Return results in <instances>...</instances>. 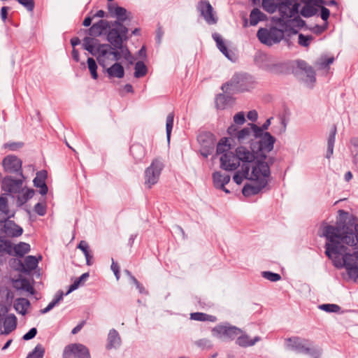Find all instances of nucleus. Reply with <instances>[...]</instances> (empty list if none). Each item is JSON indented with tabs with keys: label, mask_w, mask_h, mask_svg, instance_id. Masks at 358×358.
<instances>
[{
	"label": "nucleus",
	"mask_w": 358,
	"mask_h": 358,
	"mask_svg": "<svg viewBox=\"0 0 358 358\" xmlns=\"http://www.w3.org/2000/svg\"><path fill=\"white\" fill-rule=\"evenodd\" d=\"M338 218L336 225L327 224L323 227L322 235L327 241L325 243V255L331 257V253H342L344 243L358 249V224L355 217L344 210H338Z\"/></svg>",
	"instance_id": "1"
},
{
	"label": "nucleus",
	"mask_w": 358,
	"mask_h": 358,
	"mask_svg": "<svg viewBox=\"0 0 358 358\" xmlns=\"http://www.w3.org/2000/svg\"><path fill=\"white\" fill-rule=\"evenodd\" d=\"M302 0H262V7L268 13H273L277 10L280 17L276 21L284 27L292 16L298 14Z\"/></svg>",
	"instance_id": "2"
},
{
	"label": "nucleus",
	"mask_w": 358,
	"mask_h": 358,
	"mask_svg": "<svg viewBox=\"0 0 358 358\" xmlns=\"http://www.w3.org/2000/svg\"><path fill=\"white\" fill-rule=\"evenodd\" d=\"M271 175L267 163L257 161L252 166L249 180L255 181L254 185H244L242 193L245 196H250L259 194L268 184V178Z\"/></svg>",
	"instance_id": "3"
},
{
	"label": "nucleus",
	"mask_w": 358,
	"mask_h": 358,
	"mask_svg": "<svg viewBox=\"0 0 358 358\" xmlns=\"http://www.w3.org/2000/svg\"><path fill=\"white\" fill-rule=\"evenodd\" d=\"M255 156L251 150L245 147L239 146L234 151L226 152L220 157V168L228 171L237 169L238 166L252 165Z\"/></svg>",
	"instance_id": "4"
},
{
	"label": "nucleus",
	"mask_w": 358,
	"mask_h": 358,
	"mask_svg": "<svg viewBox=\"0 0 358 358\" xmlns=\"http://www.w3.org/2000/svg\"><path fill=\"white\" fill-rule=\"evenodd\" d=\"M83 45L85 50L96 57L99 65L103 68L106 67V61L111 59L113 49H115L110 43L101 44L98 39L89 36L84 38Z\"/></svg>",
	"instance_id": "5"
},
{
	"label": "nucleus",
	"mask_w": 358,
	"mask_h": 358,
	"mask_svg": "<svg viewBox=\"0 0 358 358\" xmlns=\"http://www.w3.org/2000/svg\"><path fill=\"white\" fill-rule=\"evenodd\" d=\"M254 137L259 139L257 142V150L255 152L252 150L251 152L255 154V159L254 164L257 161L264 162L266 159V154L273 149L275 138L269 132H262V129L257 125L253 126Z\"/></svg>",
	"instance_id": "6"
},
{
	"label": "nucleus",
	"mask_w": 358,
	"mask_h": 358,
	"mask_svg": "<svg viewBox=\"0 0 358 358\" xmlns=\"http://www.w3.org/2000/svg\"><path fill=\"white\" fill-rule=\"evenodd\" d=\"M286 347L288 350L298 354L306 355L312 358H320L322 355V349L313 345V342L308 339L299 336H292L285 340Z\"/></svg>",
	"instance_id": "7"
},
{
	"label": "nucleus",
	"mask_w": 358,
	"mask_h": 358,
	"mask_svg": "<svg viewBox=\"0 0 358 358\" xmlns=\"http://www.w3.org/2000/svg\"><path fill=\"white\" fill-rule=\"evenodd\" d=\"M255 80L252 76L246 73H236L227 83L222 85L224 92H242L249 91L255 87Z\"/></svg>",
	"instance_id": "8"
},
{
	"label": "nucleus",
	"mask_w": 358,
	"mask_h": 358,
	"mask_svg": "<svg viewBox=\"0 0 358 358\" xmlns=\"http://www.w3.org/2000/svg\"><path fill=\"white\" fill-rule=\"evenodd\" d=\"M344 247V252L342 253H331L332 255H343V265L347 271V273L352 279L357 280L358 278V249L350 246L344 243H341Z\"/></svg>",
	"instance_id": "9"
},
{
	"label": "nucleus",
	"mask_w": 358,
	"mask_h": 358,
	"mask_svg": "<svg viewBox=\"0 0 358 358\" xmlns=\"http://www.w3.org/2000/svg\"><path fill=\"white\" fill-rule=\"evenodd\" d=\"M120 32L115 29L109 31L107 36V41L117 49H120L122 52L123 57L130 64L133 63L134 57L131 55L127 45L124 43L127 42L129 37L127 36L129 29L127 27H123Z\"/></svg>",
	"instance_id": "10"
},
{
	"label": "nucleus",
	"mask_w": 358,
	"mask_h": 358,
	"mask_svg": "<svg viewBox=\"0 0 358 358\" xmlns=\"http://www.w3.org/2000/svg\"><path fill=\"white\" fill-rule=\"evenodd\" d=\"M257 36L262 43L271 46L280 42L284 38V30L275 27L260 28L257 33Z\"/></svg>",
	"instance_id": "11"
},
{
	"label": "nucleus",
	"mask_w": 358,
	"mask_h": 358,
	"mask_svg": "<svg viewBox=\"0 0 358 358\" xmlns=\"http://www.w3.org/2000/svg\"><path fill=\"white\" fill-rule=\"evenodd\" d=\"M197 141L200 145L201 155L207 158L214 151L216 143L215 136L209 131H203L198 135Z\"/></svg>",
	"instance_id": "12"
},
{
	"label": "nucleus",
	"mask_w": 358,
	"mask_h": 358,
	"mask_svg": "<svg viewBox=\"0 0 358 358\" xmlns=\"http://www.w3.org/2000/svg\"><path fill=\"white\" fill-rule=\"evenodd\" d=\"M164 169L163 163L158 159H154L150 166L145 171V185L148 188L156 184L159 178L162 171Z\"/></svg>",
	"instance_id": "13"
},
{
	"label": "nucleus",
	"mask_w": 358,
	"mask_h": 358,
	"mask_svg": "<svg viewBox=\"0 0 358 358\" xmlns=\"http://www.w3.org/2000/svg\"><path fill=\"white\" fill-rule=\"evenodd\" d=\"M241 333V329L229 323L218 324L212 329L213 336L231 341L234 340Z\"/></svg>",
	"instance_id": "14"
},
{
	"label": "nucleus",
	"mask_w": 358,
	"mask_h": 358,
	"mask_svg": "<svg viewBox=\"0 0 358 358\" xmlns=\"http://www.w3.org/2000/svg\"><path fill=\"white\" fill-rule=\"evenodd\" d=\"M113 1V0H108V9L111 14H114L117 17V20L111 22V29H110L109 31L115 29L118 32H120V30L123 29V27H126L123 24V22L127 20V10L123 7L112 5L110 1Z\"/></svg>",
	"instance_id": "15"
},
{
	"label": "nucleus",
	"mask_w": 358,
	"mask_h": 358,
	"mask_svg": "<svg viewBox=\"0 0 358 358\" xmlns=\"http://www.w3.org/2000/svg\"><path fill=\"white\" fill-rule=\"evenodd\" d=\"M62 358H91L88 348L80 343H72L64 348Z\"/></svg>",
	"instance_id": "16"
},
{
	"label": "nucleus",
	"mask_w": 358,
	"mask_h": 358,
	"mask_svg": "<svg viewBox=\"0 0 358 358\" xmlns=\"http://www.w3.org/2000/svg\"><path fill=\"white\" fill-rule=\"evenodd\" d=\"M22 164V160L13 155L6 156L2 161L3 167L6 173H14L20 178L23 177Z\"/></svg>",
	"instance_id": "17"
},
{
	"label": "nucleus",
	"mask_w": 358,
	"mask_h": 358,
	"mask_svg": "<svg viewBox=\"0 0 358 358\" xmlns=\"http://www.w3.org/2000/svg\"><path fill=\"white\" fill-rule=\"evenodd\" d=\"M196 9L208 24H215L217 22L218 19L216 13L208 0L199 1Z\"/></svg>",
	"instance_id": "18"
},
{
	"label": "nucleus",
	"mask_w": 358,
	"mask_h": 358,
	"mask_svg": "<svg viewBox=\"0 0 358 358\" xmlns=\"http://www.w3.org/2000/svg\"><path fill=\"white\" fill-rule=\"evenodd\" d=\"M24 178V176L17 178H13L12 176H6L1 182L2 190L10 194L19 193L22 189Z\"/></svg>",
	"instance_id": "19"
},
{
	"label": "nucleus",
	"mask_w": 358,
	"mask_h": 358,
	"mask_svg": "<svg viewBox=\"0 0 358 358\" xmlns=\"http://www.w3.org/2000/svg\"><path fill=\"white\" fill-rule=\"evenodd\" d=\"M1 234H4L9 237H18L22 234L23 229L13 221L7 217L2 218Z\"/></svg>",
	"instance_id": "20"
},
{
	"label": "nucleus",
	"mask_w": 358,
	"mask_h": 358,
	"mask_svg": "<svg viewBox=\"0 0 358 358\" xmlns=\"http://www.w3.org/2000/svg\"><path fill=\"white\" fill-rule=\"evenodd\" d=\"M110 29H111V22L105 20H100L93 24L88 29V34L92 36H99L103 34H108Z\"/></svg>",
	"instance_id": "21"
},
{
	"label": "nucleus",
	"mask_w": 358,
	"mask_h": 358,
	"mask_svg": "<svg viewBox=\"0 0 358 358\" xmlns=\"http://www.w3.org/2000/svg\"><path fill=\"white\" fill-rule=\"evenodd\" d=\"M296 68L303 72L306 75V83H310L312 85L316 81V73L313 68L310 66L306 61L297 59L296 62Z\"/></svg>",
	"instance_id": "22"
},
{
	"label": "nucleus",
	"mask_w": 358,
	"mask_h": 358,
	"mask_svg": "<svg viewBox=\"0 0 358 358\" xmlns=\"http://www.w3.org/2000/svg\"><path fill=\"white\" fill-rule=\"evenodd\" d=\"M230 179L231 177L229 174H222L220 171H215L213 173L214 187L222 189L227 194L230 193V191L225 187V185L229 182Z\"/></svg>",
	"instance_id": "23"
},
{
	"label": "nucleus",
	"mask_w": 358,
	"mask_h": 358,
	"mask_svg": "<svg viewBox=\"0 0 358 358\" xmlns=\"http://www.w3.org/2000/svg\"><path fill=\"white\" fill-rule=\"evenodd\" d=\"M6 314L3 316L1 324H3V331H1V334L8 335L17 327V317L14 314L8 315L5 317Z\"/></svg>",
	"instance_id": "24"
},
{
	"label": "nucleus",
	"mask_w": 358,
	"mask_h": 358,
	"mask_svg": "<svg viewBox=\"0 0 358 358\" xmlns=\"http://www.w3.org/2000/svg\"><path fill=\"white\" fill-rule=\"evenodd\" d=\"M121 338L117 331L115 329H110L108 334L106 348L107 350L117 349L121 345Z\"/></svg>",
	"instance_id": "25"
},
{
	"label": "nucleus",
	"mask_w": 358,
	"mask_h": 358,
	"mask_svg": "<svg viewBox=\"0 0 358 358\" xmlns=\"http://www.w3.org/2000/svg\"><path fill=\"white\" fill-rule=\"evenodd\" d=\"M315 6H319V0H309L300 10L301 15L304 17H310L316 14L317 10Z\"/></svg>",
	"instance_id": "26"
},
{
	"label": "nucleus",
	"mask_w": 358,
	"mask_h": 358,
	"mask_svg": "<svg viewBox=\"0 0 358 358\" xmlns=\"http://www.w3.org/2000/svg\"><path fill=\"white\" fill-rule=\"evenodd\" d=\"M253 166H255V164H252V165L245 164V166H241V170L238 171L233 177L234 182L236 184L240 185L244 179L249 180L250 176V169H252Z\"/></svg>",
	"instance_id": "27"
},
{
	"label": "nucleus",
	"mask_w": 358,
	"mask_h": 358,
	"mask_svg": "<svg viewBox=\"0 0 358 358\" xmlns=\"http://www.w3.org/2000/svg\"><path fill=\"white\" fill-rule=\"evenodd\" d=\"M130 153L136 162L138 163L141 162L145 156V150L141 144L134 143L130 147Z\"/></svg>",
	"instance_id": "28"
},
{
	"label": "nucleus",
	"mask_w": 358,
	"mask_h": 358,
	"mask_svg": "<svg viewBox=\"0 0 358 358\" xmlns=\"http://www.w3.org/2000/svg\"><path fill=\"white\" fill-rule=\"evenodd\" d=\"M233 103V99L231 96L220 94L216 96L215 106L218 110H223L231 106Z\"/></svg>",
	"instance_id": "29"
},
{
	"label": "nucleus",
	"mask_w": 358,
	"mask_h": 358,
	"mask_svg": "<svg viewBox=\"0 0 358 358\" xmlns=\"http://www.w3.org/2000/svg\"><path fill=\"white\" fill-rule=\"evenodd\" d=\"M260 341L259 336H255L253 339H250L247 334H242L237 337L236 343L243 348H247L254 345L257 342Z\"/></svg>",
	"instance_id": "30"
},
{
	"label": "nucleus",
	"mask_w": 358,
	"mask_h": 358,
	"mask_svg": "<svg viewBox=\"0 0 358 358\" xmlns=\"http://www.w3.org/2000/svg\"><path fill=\"white\" fill-rule=\"evenodd\" d=\"M109 78H122L124 76L123 66L118 62L115 63L106 69Z\"/></svg>",
	"instance_id": "31"
},
{
	"label": "nucleus",
	"mask_w": 358,
	"mask_h": 358,
	"mask_svg": "<svg viewBox=\"0 0 358 358\" xmlns=\"http://www.w3.org/2000/svg\"><path fill=\"white\" fill-rule=\"evenodd\" d=\"M336 125H333L329 137L327 140V158H330L334 152V143H335V138H336Z\"/></svg>",
	"instance_id": "32"
},
{
	"label": "nucleus",
	"mask_w": 358,
	"mask_h": 358,
	"mask_svg": "<svg viewBox=\"0 0 358 358\" xmlns=\"http://www.w3.org/2000/svg\"><path fill=\"white\" fill-rule=\"evenodd\" d=\"M29 306V301L24 298L17 299L14 303V308L15 310L22 315H24L27 313V310Z\"/></svg>",
	"instance_id": "33"
},
{
	"label": "nucleus",
	"mask_w": 358,
	"mask_h": 358,
	"mask_svg": "<svg viewBox=\"0 0 358 358\" xmlns=\"http://www.w3.org/2000/svg\"><path fill=\"white\" fill-rule=\"evenodd\" d=\"M266 15L257 8L252 10L250 14V24L257 25L260 21L264 20Z\"/></svg>",
	"instance_id": "34"
},
{
	"label": "nucleus",
	"mask_w": 358,
	"mask_h": 358,
	"mask_svg": "<svg viewBox=\"0 0 358 358\" xmlns=\"http://www.w3.org/2000/svg\"><path fill=\"white\" fill-rule=\"evenodd\" d=\"M190 319L196 321H209L215 322L217 321V317L214 315H208L204 313L196 312L190 314Z\"/></svg>",
	"instance_id": "35"
},
{
	"label": "nucleus",
	"mask_w": 358,
	"mask_h": 358,
	"mask_svg": "<svg viewBox=\"0 0 358 358\" xmlns=\"http://www.w3.org/2000/svg\"><path fill=\"white\" fill-rule=\"evenodd\" d=\"M213 38L216 42V45L220 51L229 58V50L225 45L222 36L217 33H213L212 35Z\"/></svg>",
	"instance_id": "36"
},
{
	"label": "nucleus",
	"mask_w": 358,
	"mask_h": 358,
	"mask_svg": "<svg viewBox=\"0 0 358 358\" xmlns=\"http://www.w3.org/2000/svg\"><path fill=\"white\" fill-rule=\"evenodd\" d=\"M249 127H245L241 130H239L236 133V138L239 141H243L244 140L247 139L250 134L252 133L254 135V129L253 126L255 125V124H249Z\"/></svg>",
	"instance_id": "37"
},
{
	"label": "nucleus",
	"mask_w": 358,
	"mask_h": 358,
	"mask_svg": "<svg viewBox=\"0 0 358 358\" xmlns=\"http://www.w3.org/2000/svg\"><path fill=\"white\" fill-rule=\"evenodd\" d=\"M231 145L228 143L227 138H222L217 145L216 152L217 155H224L226 152H230Z\"/></svg>",
	"instance_id": "38"
},
{
	"label": "nucleus",
	"mask_w": 358,
	"mask_h": 358,
	"mask_svg": "<svg viewBox=\"0 0 358 358\" xmlns=\"http://www.w3.org/2000/svg\"><path fill=\"white\" fill-rule=\"evenodd\" d=\"M134 70V77L137 78L145 76L148 72V69L142 61L136 63Z\"/></svg>",
	"instance_id": "39"
},
{
	"label": "nucleus",
	"mask_w": 358,
	"mask_h": 358,
	"mask_svg": "<svg viewBox=\"0 0 358 358\" xmlns=\"http://www.w3.org/2000/svg\"><path fill=\"white\" fill-rule=\"evenodd\" d=\"M334 61V57H326L322 56L315 62V66L318 67L320 69H328L329 65L331 64Z\"/></svg>",
	"instance_id": "40"
},
{
	"label": "nucleus",
	"mask_w": 358,
	"mask_h": 358,
	"mask_svg": "<svg viewBox=\"0 0 358 358\" xmlns=\"http://www.w3.org/2000/svg\"><path fill=\"white\" fill-rule=\"evenodd\" d=\"M270 69V73L275 74L284 73L287 69V65L285 62H279L274 60Z\"/></svg>",
	"instance_id": "41"
},
{
	"label": "nucleus",
	"mask_w": 358,
	"mask_h": 358,
	"mask_svg": "<svg viewBox=\"0 0 358 358\" xmlns=\"http://www.w3.org/2000/svg\"><path fill=\"white\" fill-rule=\"evenodd\" d=\"M14 250L16 255L23 257L30 250V245L28 243L20 242L15 246Z\"/></svg>",
	"instance_id": "42"
},
{
	"label": "nucleus",
	"mask_w": 358,
	"mask_h": 358,
	"mask_svg": "<svg viewBox=\"0 0 358 358\" xmlns=\"http://www.w3.org/2000/svg\"><path fill=\"white\" fill-rule=\"evenodd\" d=\"M38 259L36 257L29 255L24 259V266L29 271L34 270L38 266Z\"/></svg>",
	"instance_id": "43"
},
{
	"label": "nucleus",
	"mask_w": 358,
	"mask_h": 358,
	"mask_svg": "<svg viewBox=\"0 0 358 358\" xmlns=\"http://www.w3.org/2000/svg\"><path fill=\"white\" fill-rule=\"evenodd\" d=\"M45 354V348L42 345L38 344L34 350L29 353L27 358H43Z\"/></svg>",
	"instance_id": "44"
},
{
	"label": "nucleus",
	"mask_w": 358,
	"mask_h": 358,
	"mask_svg": "<svg viewBox=\"0 0 358 358\" xmlns=\"http://www.w3.org/2000/svg\"><path fill=\"white\" fill-rule=\"evenodd\" d=\"M174 113H170L166 117V131L168 141L170 140L171 131L173 127Z\"/></svg>",
	"instance_id": "45"
},
{
	"label": "nucleus",
	"mask_w": 358,
	"mask_h": 358,
	"mask_svg": "<svg viewBox=\"0 0 358 358\" xmlns=\"http://www.w3.org/2000/svg\"><path fill=\"white\" fill-rule=\"evenodd\" d=\"M319 308L327 313H339L341 310V307L334 303H324L320 305Z\"/></svg>",
	"instance_id": "46"
},
{
	"label": "nucleus",
	"mask_w": 358,
	"mask_h": 358,
	"mask_svg": "<svg viewBox=\"0 0 358 358\" xmlns=\"http://www.w3.org/2000/svg\"><path fill=\"white\" fill-rule=\"evenodd\" d=\"M11 250V242L0 236V252L10 253Z\"/></svg>",
	"instance_id": "47"
},
{
	"label": "nucleus",
	"mask_w": 358,
	"mask_h": 358,
	"mask_svg": "<svg viewBox=\"0 0 358 358\" xmlns=\"http://www.w3.org/2000/svg\"><path fill=\"white\" fill-rule=\"evenodd\" d=\"M314 39V37L311 35H304L303 34H299L298 43L301 46L308 47L311 41Z\"/></svg>",
	"instance_id": "48"
},
{
	"label": "nucleus",
	"mask_w": 358,
	"mask_h": 358,
	"mask_svg": "<svg viewBox=\"0 0 358 358\" xmlns=\"http://www.w3.org/2000/svg\"><path fill=\"white\" fill-rule=\"evenodd\" d=\"M87 66H88V69L90 70L92 77L94 79H96L98 78V74H97V71H96L97 64H96L95 60L92 57H89L87 59Z\"/></svg>",
	"instance_id": "49"
},
{
	"label": "nucleus",
	"mask_w": 358,
	"mask_h": 358,
	"mask_svg": "<svg viewBox=\"0 0 358 358\" xmlns=\"http://www.w3.org/2000/svg\"><path fill=\"white\" fill-rule=\"evenodd\" d=\"M33 182L34 186L40 189L39 193L41 195H45L48 193V188L45 182L38 180V178H34Z\"/></svg>",
	"instance_id": "50"
},
{
	"label": "nucleus",
	"mask_w": 358,
	"mask_h": 358,
	"mask_svg": "<svg viewBox=\"0 0 358 358\" xmlns=\"http://www.w3.org/2000/svg\"><path fill=\"white\" fill-rule=\"evenodd\" d=\"M274 59L271 57L264 56V59L260 64V68L263 70L270 72V69L273 64Z\"/></svg>",
	"instance_id": "51"
},
{
	"label": "nucleus",
	"mask_w": 358,
	"mask_h": 358,
	"mask_svg": "<svg viewBox=\"0 0 358 358\" xmlns=\"http://www.w3.org/2000/svg\"><path fill=\"white\" fill-rule=\"evenodd\" d=\"M262 275L266 280H268L271 282H277L281 279V275L276 273H273L271 271H263L262 273Z\"/></svg>",
	"instance_id": "52"
},
{
	"label": "nucleus",
	"mask_w": 358,
	"mask_h": 358,
	"mask_svg": "<svg viewBox=\"0 0 358 358\" xmlns=\"http://www.w3.org/2000/svg\"><path fill=\"white\" fill-rule=\"evenodd\" d=\"M0 211L5 215V217H10L7 199L3 196H0Z\"/></svg>",
	"instance_id": "53"
},
{
	"label": "nucleus",
	"mask_w": 358,
	"mask_h": 358,
	"mask_svg": "<svg viewBox=\"0 0 358 358\" xmlns=\"http://www.w3.org/2000/svg\"><path fill=\"white\" fill-rule=\"evenodd\" d=\"M19 3L22 5L28 11H33L35 6L34 0H17Z\"/></svg>",
	"instance_id": "54"
},
{
	"label": "nucleus",
	"mask_w": 358,
	"mask_h": 358,
	"mask_svg": "<svg viewBox=\"0 0 358 358\" xmlns=\"http://www.w3.org/2000/svg\"><path fill=\"white\" fill-rule=\"evenodd\" d=\"M34 211L41 216H43L46 213V206L41 203H37L34 206Z\"/></svg>",
	"instance_id": "55"
},
{
	"label": "nucleus",
	"mask_w": 358,
	"mask_h": 358,
	"mask_svg": "<svg viewBox=\"0 0 358 358\" xmlns=\"http://www.w3.org/2000/svg\"><path fill=\"white\" fill-rule=\"evenodd\" d=\"M196 345L198 347L205 348H210L211 342L208 338H201L195 342Z\"/></svg>",
	"instance_id": "56"
},
{
	"label": "nucleus",
	"mask_w": 358,
	"mask_h": 358,
	"mask_svg": "<svg viewBox=\"0 0 358 358\" xmlns=\"http://www.w3.org/2000/svg\"><path fill=\"white\" fill-rule=\"evenodd\" d=\"M77 248L83 252L85 256H87V253L90 252L88 243L85 241H81Z\"/></svg>",
	"instance_id": "57"
},
{
	"label": "nucleus",
	"mask_w": 358,
	"mask_h": 358,
	"mask_svg": "<svg viewBox=\"0 0 358 358\" xmlns=\"http://www.w3.org/2000/svg\"><path fill=\"white\" fill-rule=\"evenodd\" d=\"M36 334H37L36 328L33 327L31 329H29V331L23 336L22 339L24 341L31 340L36 336Z\"/></svg>",
	"instance_id": "58"
},
{
	"label": "nucleus",
	"mask_w": 358,
	"mask_h": 358,
	"mask_svg": "<svg viewBox=\"0 0 358 358\" xmlns=\"http://www.w3.org/2000/svg\"><path fill=\"white\" fill-rule=\"evenodd\" d=\"M64 295V292L62 290H59L55 296V299L50 302L54 307L57 305L61 301H62Z\"/></svg>",
	"instance_id": "59"
},
{
	"label": "nucleus",
	"mask_w": 358,
	"mask_h": 358,
	"mask_svg": "<svg viewBox=\"0 0 358 358\" xmlns=\"http://www.w3.org/2000/svg\"><path fill=\"white\" fill-rule=\"evenodd\" d=\"M234 121L237 124H243L245 121V115L243 112L236 113L234 117Z\"/></svg>",
	"instance_id": "60"
},
{
	"label": "nucleus",
	"mask_w": 358,
	"mask_h": 358,
	"mask_svg": "<svg viewBox=\"0 0 358 358\" xmlns=\"http://www.w3.org/2000/svg\"><path fill=\"white\" fill-rule=\"evenodd\" d=\"M23 145L22 143H7L4 145L6 148H8L10 150H17V149L22 148Z\"/></svg>",
	"instance_id": "61"
},
{
	"label": "nucleus",
	"mask_w": 358,
	"mask_h": 358,
	"mask_svg": "<svg viewBox=\"0 0 358 358\" xmlns=\"http://www.w3.org/2000/svg\"><path fill=\"white\" fill-rule=\"evenodd\" d=\"M34 195V191L33 189H27L22 195V200L24 202L27 201L29 199H31Z\"/></svg>",
	"instance_id": "62"
},
{
	"label": "nucleus",
	"mask_w": 358,
	"mask_h": 358,
	"mask_svg": "<svg viewBox=\"0 0 358 358\" xmlns=\"http://www.w3.org/2000/svg\"><path fill=\"white\" fill-rule=\"evenodd\" d=\"M112 58L110 60L117 62L119 61L122 57V52L120 50V49H113L112 52Z\"/></svg>",
	"instance_id": "63"
},
{
	"label": "nucleus",
	"mask_w": 358,
	"mask_h": 358,
	"mask_svg": "<svg viewBox=\"0 0 358 358\" xmlns=\"http://www.w3.org/2000/svg\"><path fill=\"white\" fill-rule=\"evenodd\" d=\"M80 285H81V282L79 281L78 278L76 279L75 281L70 285L65 295L69 294L71 292L78 289Z\"/></svg>",
	"instance_id": "64"
}]
</instances>
